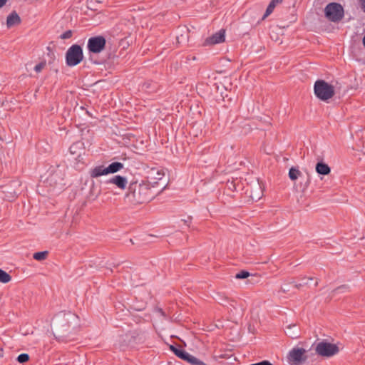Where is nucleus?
Here are the masks:
<instances>
[{"label":"nucleus","instance_id":"nucleus-1","mask_svg":"<svg viewBox=\"0 0 365 365\" xmlns=\"http://www.w3.org/2000/svg\"><path fill=\"white\" fill-rule=\"evenodd\" d=\"M77 321L78 316L72 312H61L56 314L51 322L55 329V337L59 341L65 343L72 341L73 338L70 336L73 331L71 325L76 324Z\"/></svg>","mask_w":365,"mask_h":365},{"label":"nucleus","instance_id":"nucleus-2","mask_svg":"<svg viewBox=\"0 0 365 365\" xmlns=\"http://www.w3.org/2000/svg\"><path fill=\"white\" fill-rule=\"evenodd\" d=\"M154 196L151 186L145 181L130 182L124 200L126 203L137 205L149 202Z\"/></svg>","mask_w":365,"mask_h":365},{"label":"nucleus","instance_id":"nucleus-3","mask_svg":"<svg viewBox=\"0 0 365 365\" xmlns=\"http://www.w3.org/2000/svg\"><path fill=\"white\" fill-rule=\"evenodd\" d=\"M64 172L58 166L49 169L44 176H41V182L43 187L47 188L48 192H59L63 190Z\"/></svg>","mask_w":365,"mask_h":365},{"label":"nucleus","instance_id":"nucleus-4","mask_svg":"<svg viewBox=\"0 0 365 365\" xmlns=\"http://www.w3.org/2000/svg\"><path fill=\"white\" fill-rule=\"evenodd\" d=\"M314 92L315 96L321 101H326L334 95V86L324 80H317L314 83Z\"/></svg>","mask_w":365,"mask_h":365},{"label":"nucleus","instance_id":"nucleus-5","mask_svg":"<svg viewBox=\"0 0 365 365\" xmlns=\"http://www.w3.org/2000/svg\"><path fill=\"white\" fill-rule=\"evenodd\" d=\"M83 59V48L78 44L72 45L66 53V63L68 66H76L79 64Z\"/></svg>","mask_w":365,"mask_h":365},{"label":"nucleus","instance_id":"nucleus-6","mask_svg":"<svg viewBox=\"0 0 365 365\" xmlns=\"http://www.w3.org/2000/svg\"><path fill=\"white\" fill-rule=\"evenodd\" d=\"M287 362L289 365H302L307 360V350L302 347H293L287 355Z\"/></svg>","mask_w":365,"mask_h":365},{"label":"nucleus","instance_id":"nucleus-7","mask_svg":"<svg viewBox=\"0 0 365 365\" xmlns=\"http://www.w3.org/2000/svg\"><path fill=\"white\" fill-rule=\"evenodd\" d=\"M326 18L332 22H339L344 16V11L342 6L336 2L328 4L324 9Z\"/></svg>","mask_w":365,"mask_h":365},{"label":"nucleus","instance_id":"nucleus-8","mask_svg":"<svg viewBox=\"0 0 365 365\" xmlns=\"http://www.w3.org/2000/svg\"><path fill=\"white\" fill-rule=\"evenodd\" d=\"M315 351L321 356L329 358L337 354L339 349L335 344L322 341L317 344Z\"/></svg>","mask_w":365,"mask_h":365},{"label":"nucleus","instance_id":"nucleus-9","mask_svg":"<svg viewBox=\"0 0 365 365\" xmlns=\"http://www.w3.org/2000/svg\"><path fill=\"white\" fill-rule=\"evenodd\" d=\"M106 40L103 36L91 37L88 40L87 48L90 53H99L104 50Z\"/></svg>","mask_w":365,"mask_h":365},{"label":"nucleus","instance_id":"nucleus-10","mask_svg":"<svg viewBox=\"0 0 365 365\" xmlns=\"http://www.w3.org/2000/svg\"><path fill=\"white\" fill-rule=\"evenodd\" d=\"M146 174L147 181L145 182L148 183L150 186L152 185V187H154L165 175L163 169L155 167L149 168L146 171Z\"/></svg>","mask_w":365,"mask_h":365},{"label":"nucleus","instance_id":"nucleus-11","mask_svg":"<svg viewBox=\"0 0 365 365\" xmlns=\"http://www.w3.org/2000/svg\"><path fill=\"white\" fill-rule=\"evenodd\" d=\"M225 40V31L224 29L220 30L218 32L212 34L211 36L207 38L203 43L204 46L215 45Z\"/></svg>","mask_w":365,"mask_h":365},{"label":"nucleus","instance_id":"nucleus-12","mask_svg":"<svg viewBox=\"0 0 365 365\" xmlns=\"http://www.w3.org/2000/svg\"><path fill=\"white\" fill-rule=\"evenodd\" d=\"M108 183H111L116 185L118 188L124 190L126 187L128 180L125 177L121 175H115L107 181Z\"/></svg>","mask_w":365,"mask_h":365},{"label":"nucleus","instance_id":"nucleus-13","mask_svg":"<svg viewBox=\"0 0 365 365\" xmlns=\"http://www.w3.org/2000/svg\"><path fill=\"white\" fill-rule=\"evenodd\" d=\"M21 22V18L16 11H13L8 16L6 19V26L8 28H11L14 26L19 25Z\"/></svg>","mask_w":365,"mask_h":365},{"label":"nucleus","instance_id":"nucleus-14","mask_svg":"<svg viewBox=\"0 0 365 365\" xmlns=\"http://www.w3.org/2000/svg\"><path fill=\"white\" fill-rule=\"evenodd\" d=\"M285 334L292 339H297L300 335L299 328L297 324H289L285 329Z\"/></svg>","mask_w":365,"mask_h":365},{"label":"nucleus","instance_id":"nucleus-15","mask_svg":"<svg viewBox=\"0 0 365 365\" xmlns=\"http://www.w3.org/2000/svg\"><path fill=\"white\" fill-rule=\"evenodd\" d=\"M107 168L104 165H98L90 170V175L93 178H96L103 175H108L106 171Z\"/></svg>","mask_w":365,"mask_h":365},{"label":"nucleus","instance_id":"nucleus-16","mask_svg":"<svg viewBox=\"0 0 365 365\" xmlns=\"http://www.w3.org/2000/svg\"><path fill=\"white\" fill-rule=\"evenodd\" d=\"M315 169H316V172L319 175H329L331 172L330 167L327 164H326L325 163H324L322 161L318 162L317 163Z\"/></svg>","mask_w":365,"mask_h":365},{"label":"nucleus","instance_id":"nucleus-17","mask_svg":"<svg viewBox=\"0 0 365 365\" xmlns=\"http://www.w3.org/2000/svg\"><path fill=\"white\" fill-rule=\"evenodd\" d=\"M108 174L115 173L123 168V164L120 162H113L106 167Z\"/></svg>","mask_w":365,"mask_h":365},{"label":"nucleus","instance_id":"nucleus-18","mask_svg":"<svg viewBox=\"0 0 365 365\" xmlns=\"http://www.w3.org/2000/svg\"><path fill=\"white\" fill-rule=\"evenodd\" d=\"M170 349L180 359L185 360V357H187V352L180 348H178L174 345L170 346Z\"/></svg>","mask_w":365,"mask_h":365},{"label":"nucleus","instance_id":"nucleus-19","mask_svg":"<svg viewBox=\"0 0 365 365\" xmlns=\"http://www.w3.org/2000/svg\"><path fill=\"white\" fill-rule=\"evenodd\" d=\"M184 361L190 363L192 365H206L203 361L190 354L189 353L187 354V357H185Z\"/></svg>","mask_w":365,"mask_h":365},{"label":"nucleus","instance_id":"nucleus-20","mask_svg":"<svg viewBox=\"0 0 365 365\" xmlns=\"http://www.w3.org/2000/svg\"><path fill=\"white\" fill-rule=\"evenodd\" d=\"M256 190L255 192H252V190L250 191V197L252 198V200L257 201L261 198V196L262 195V192L261 190V187L257 183L256 185Z\"/></svg>","mask_w":365,"mask_h":365},{"label":"nucleus","instance_id":"nucleus-21","mask_svg":"<svg viewBox=\"0 0 365 365\" xmlns=\"http://www.w3.org/2000/svg\"><path fill=\"white\" fill-rule=\"evenodd\" d=\"M301 175V172L296 168H291L289 170V177L292 180H296Z\"/></svg>","mask_w":365,"mask_h":365},{"label":"nucleus","instance_id":"nucleus-22","mask_svg":"<svg viewBox=\"0 0 365 365\" xmlns=\"http://www.w3.org/2000/svg\"><path fill=\"white\" fill-rule=\"evenodd\" d=\"M48 255V251L38 252L34 254L33 258L37 261H43L46 259Z\"/></svg>","mask_w":365,"mask_h":365},{"label":"nucleus","instance_id":"nucleus-23","mask_svg":"<svg viewBox=\"0 0 365 365\" xmlns=\"http://www.w3.org/2000/svg\"><path fill=\"white\" fill-rule=\"evenodd\" d=\"M11 279V277L6 272L0 269V282L2 283H8Z\"/></svg>","mask_w":365,"mask_h":365},{"label":"nucleus","instance_id":"nucleus-24","mask_svg":"<svg viewBox=\"0 0 365 365\" xmlns=\"http://www.w3.org/2000/svg\"><path fill=\"white\" fill-rule=\"evenodd\" d=\"M274 11V0H271L265 13L262 17V20L265 19L268 16H269Z\"/></svg>","mask_w":365,"mask_h":365},{"label":"nucleus","instance_id":"nucleus-25","mask_svg":"<svg viewBox=\"0 0 365 365\" xmlns=\"http://www.w3.org/2000/svg\"><path fill=\"white\" fill-rule=\"evenodd\" d=\"M48 52L46 53V56L48 57V61L49 64L53 63L56 60V55L54 51L50 48H46Z\"/></svg>","mask_w":365,"mask_h":365},{"label":"nucleus","instance_id":"nucleus-26","mask_svg":"<svg viewBox=\"0 0 365 365\" xmlns=\"http://www.w3.org/2000/svg\"><path fill=\"white\" fill-rule=\"evenodd\" d=\"M16 360L19 363L24 364L29 360V356L28 354L23 353L18 356Z\"/></svg>","mask_w":365,"mask_h":365},{"label":"nucleus","instance_id":"nucleus-27","mask_svg":"<svg viewBox=\"0 0 365 365\" xmlns=\"http://www.w3.org/2000/svg\"><path fill=\"white\" fill-rule=\"evenodd\" d=\"M250 275V272L245 270L240 271L235 275L236 279H245Z\"/></svg>","mask_w":365,"mask_h":365},{"label":"nucleus","instance_id":"nucleus-28","mask_svg":"<svg viewBox=\"0 0 365 365\" xmlns=\"http://www.w3.org/2000/svg\"><path fill=\"white\" fill-rule=\"evenodd\" d=\"M46 65V61L44 60L35 66L34 71L36 73H40L45 68Z\"/></svg>","mask_w":365,"mask_h":365},{"label":"nucleus","instance_id":"nucleus-29","mask_svg":"<svg viewBox=\"0 0 365 365\" xmlns=\"http://www.w3.org/2000/svg\"><path fill=\"white\" fill-rule=\"evenodd\" d=\"M72 35H73L72 31L71 30H68V31L63 32L62 34H61L60 38H61V39H68V38L72 37Z\"/></svg>","mask_w":365,"mask_h":365},{"label":"nucleus","instance_id":"nucleus-30","mask_svg":"<svg viewBox=\"0 0 365 365\" xmlns=\"http://www.w3.org/2000/svg\"><path fill=\"white\" fill-rule=\"evenodd\" d=\"M263 151L267 155H272L274 153L272 146H267L266 143H264Z\"/></svg>","mask_w":365,"mask_h":365},{"label":"nucleus","instance_id":"nucleus-31","mask_svg":"<svg viewBox=\"0 0 365 365\" xmlns=\"http://www.w3.org/2000/svg\"><path fill=\"white\" fill-rule=\"evenodd\" d=\"M78 147V143H73L71 145L69 148V151L71 154H76V148Z\"/></svg>","mask_w":365,"mask_h":365},{"label":"nucleus","instance_id":"nucleus-32","mask_svg":"<svg viewBox=\"0 0 365 365\" xmlns=\"http://www.w3.org/2000/svg\"><path fill=\"white\" fill-rule=\"evenodd\" d=\"M361 2V6L363 10V11L365 13V0H360Z\"/></svg>","mask_w":365,"mask_h":365},{"label":"nucleus","instance_id":"nucleus-33","mask_svg":"<svg viewBox=\"0 0 365 365\" xmlns=\"http://www.w3.org/2000/svg\"><path fill=\"white\" fill-rule=\"evenodd\" d=\"M7 2V0H0V9L2 8Z\"/></svg>","mask_w":365,"mask_h":365},{"label":"nucleus","instance_id":"nucleus-34","mask_svg":"<svg viewBox=\"0 0 365 365\" xmlns=\"http://www.w3.org/2000/svg\"><path fill=\"white\" fill-rule=\"evenodd\" d=\"M150 83H145L144 85H143V87L146 89H148L150 88Z\"/></svg>","mask_w":365,"mask_h":365},{"label":"nucleus","instance_id":"nucleus-35","mask_svg":"<svg viewBox=\"0 0 365 365\" xmlns=\"http://www.w3.org/2000/svg\"><path fill=\"white\" fill-rule=\"evenodd\" d=\"M191 220L190 217H188L187 220H184L183 221L185 222V224H187L188 222H190Z\"/></svg>","mask_w":365,"mask_h":365},{"label":"nucleus","instance_id":"nucleus-36","mask_svg":"<svg viewBox=\"0 0 365 365\" xmlns=\"http://www.w3.org/2000/svg\"><path fill=\"white\" fill-rule=\"evenodd\" d=\"M283 0H275V5L277 4H279V3H282Z\"/></svg>","mask_w":365,"mask_h":365},{"label":"nucleus","instance_id":"nucleus-37","mask_svg":"<svg viewBox=\"0 0 365 365\" xmlns=\"http://www.w3.org/2000/svg\"><path fill=\"white\" fill-rule=\"evenodd\" d=\"M344 288H345V287H344V286H343V287H338L337 290H339V289H344Z\"/></svg>","mask_w":365,"mask_h":365},{"label":"nucleus","instance_id":"nucleus-38","mask_svg":"<svg viewBox=\"0 0 365 365\" xmlns=\"http://www.w3.org/2000/svg\"><path fill=\"white\" fill-rule=\"evenodd\" d=\"M129 241L130 243L134 244L132 239H130Z\"/></svg>","mask_w":365,"mask_h":365},{"label":"nucleus","instance_id":"nucleus-39","mask_svg":"<svg viewBox=\"0 0 365 365\" xmlns=\"http://www.w3.org/2000/svg\"><path fill=\"white\" fill-rule=\"evenodd\" d=\"M312 279H313V278H312V277L307 278V280H312Z\"/></svg>","mask_w":365,"mask_h":365}]
</instances>
